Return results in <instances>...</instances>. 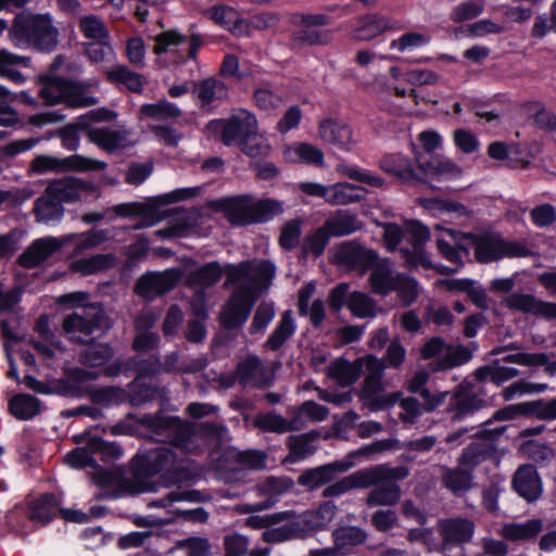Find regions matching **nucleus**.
<instances>
[{"mask_svg":"<svg viewBox=\"0 0 556 556\" xmlns=\"http://www.w3.org/2000/svg\"><path fill=\"white\" fill-rule=\"evenodd\" d=\"M275 273V265L268 261L243 262L226 267L227 283L237 285V289L220 315L225 327L233 328L245 323L255 298L268 288Z\"/></svg>","mask_w":556,"mask_h":556,"instance_id":"f257e3e1","label":"nucleus"},{"mask_svg":"<svg viewBox=\"0 0 556 556\" xmlns=\"http://www.w3.org/2000/svg\"><path fill=\"white\" fill-rule=\"evenodd\" d=\"M366 371L365 386L362 390L364 404L372 412L393 406L401 397L400 392L381 393L382 362L371 355L358 358L354 363L337 359L328 369V375L340 386H350L356 381L361 371Z\"/></svg>","mask_w":556,"mask_h":556,"instance_id":"f03ea898","label":"nucleus"},{"mask_svg":"<svg viewBox=\"0 0 556 556\" xmlns=\"http://www.w3.org/2000/svg\"><path fill=\"white\" fill-rule=\"evenodd\" d=\"M383 241L388 250H394L403 238L412 244V250L401 248L400 253L408 267H432L424 244L430 239V232L422 224L410 220L405 224L404 230L395 224L383 225Z\"/></svg>","mask_w":556,"mask_h":556,"instance_id":"7ed1b4c3","label":"nucleus"},{"mask_svg":"<svg viewBox=\"0 0 556 556\" xmlns=\"http://www.w3.org/2000/svg\"><path fill=\"white\" fill-rule=\"evenodd\" d=\"M218 207L236 225L266 222L283 211L282 204L276 200H256L250 195L223 199Z\"/></svg>","mask_w":556,"mask_h":556,"instance_id":"20e7f679","label":"nucleus"},{"mask_svg":"<svg viewBox=\"0 0 556 556\" xmlns=\"http://www.w3.org/2000/svg\"><path fill=\"white\" fill-rule=\"evenodd\" d=\"M337 507L332 503H325L318 509L307 510L298 516H289L285 525L266 530L263 538L267 542H281L291 538L301 536L307 531L325 528L334 518Z\"/></svg>","mask_w":556,"mask_h":556,"instance_id":"39448f33","label":"nucleus"},{"mask_svg":"<svg viewBox=\"0 0 556 556\" xmlns=\"http://www.w3.org/2000/svg\"><path fill=\"white\" fill-rule=\"evenodd\" d=\"M181 468L180 458L176 452L168 447H156L144 455L137 456L135 460V483L139 493L154 492L157 483L148 478L161 472H175Z\"/></svg>","mask_w":556,"mask_h":556,"instance_id":"423d86ee","label":"nucleus"},{"mask_svg":"<svg viewBox=\"0 0 556 556\" xmlns=\"http://www.w3.org/2000/svg\"><path fill=\"white\" fill-rule=\"evenodd\" d=\"M13 45L20 49L34 47L51 51L58 45V29L49 15H37L27 22H17L10 30Z\"/></svg>","mask_w":556,"mask_h":556,"instance_id":"0eeeda50","label":"nucleus"},{"mask_svg":"<svg viewBox=\"0 0 556 556\" xmlns=\"http://www.w3.org/2000/svg\"><path fill=\"white\" fill-rule=\"evenodd\" d=\"M396 443L397 441L393 440H382L371 443L350 454L345 459L305 471L300 476L299 483L311 489H317L333 480L338 473L345 472L351 469L355 465L353 462L355 456L369 455L391 450Z\"/></svg>","mask_w":556,"mask_h":556,"instance_id":"6e6552de","label":"nucleus"},{"mask_svg":"<svg viewBox=\"0 0 556 556\" xmlns=\"http://www.w3.org/2000/svg\"><path fill=\"white\" fill-rule=\"evenodd\" d=\"M40 97L47 105L65 104L68 108H87L97 103L94 97L88 96L85 88L56 77H41Z\"/></svg>","mask_w":556,"mask_h":556,"instance_id":"1a4fd4ad","label":"nucleus"},{"mask_svg":"<svg viewBox=\"0 0 556 556\" xmlns=\"http://www.w3.org/2000/svg\"><path fill=\"white\" fill-rule=\"evenodd\" d=\"M205 129L210 136L218 137L226 146H240L254 129H257V119L253 113L239 110L229 118L211 121Z\"/></svg>","mask_w":556,"mask_h":556,"instance_id":"9d476101","label":"nucleus"},{"mask_svg":"<svg viewBox=\"0 0 556 556\" xmlns=\"http://www.w3.org/2000/svg\"><path fill=\"white\" fill-rule=\"evenodd\" d=\"M468 241L469 250L475 249L476 257L482 263H489L502 257L526 256L528 249L516 241H506L500 236L477 238L473 235L464 237Z\"/></svg>","mask_w":556,"mask_h":556,"instance_id":"9b49d317","label":"nucleus"},{"mask_svg":"<svg viewBox=\"0 0 556 556\" xmlns=\"http://www.w3.org/2000/svg\"><path fill=\"white\" fill-rule=\"evenodd\" d=\"M98 375L86 371L83 369H76L71 374L70 379L88 391L91 401L96 404L109 406L121 404L127 401H130L132 404L138 405L141 402L146 401L150 394L149 389H146V394L142 396L130 395V392L118 388V387H106V388H97V389H87L84 384L87 381L96 380Z\"/></svg>","mask_w":556,"mask_h":556,"instance_id":"f8f14e48","label":"nucleus"},{"mask_svg":"<svg viewBox=\"0 0 556 556\" xmlns=\"http://www.w3.org/2000/svg\"><path fill=\"white\" fill-rule=\"evenodd\" d=\"M106 167L108 164L105 162L80 154H73L63 159L52 155H38L31 162V169L38 174L66 170H103Z\"/></svg>","mask_w":556,"mask_h":556,"instance_id":"ddd939ff","label":"nucleus"},{"mask_svg":"<svg viewBox=\"0 0 556 556\" xmlns=\"http://www.w3.org/2000/svg\"><path fill=\"white\" fill-rule=\"evenodd\" d=\"M159 441H168L175 448L192 451L193 439L197 434L188 424L177 417L154 418L148 420Z\"/></svg>","mask_w":556,"mask_h":556,"instance_id":"4468645a","label":"nucleus"},{"mask_svg":"<svg viewBox=\"0 0 556 556\" xmlns=\"http://www.w3.org/2000/svg\"><path fill=\"white\" fill-rule=\"evenodd\" d=\"M104 321V313L97 305H87L67 316L63 323V329L72 341L87 342L96 329L101 328Z\"/></svg>","mask_w":556,"mask_h":556,"instance_id":"2eb2a0df","label":"nucleus"},{"mask_svg":"<svg viewBox=\"0 0 556 556\" xmlns=\"http://www.w3.org/2000/svg\"><path fill=\"white\" fill-rule=\"evenodd\" d=\"M153 51L156 55L170 54L175 60L182 59L186 52L189 59H195L202 39L192 35L189 39L176 30H168L157 35Z\"/></svg>","mask_w":556,"mask_h":556,"instance_id":"dca6fc26","label":"nucleus"},{"mask_svg":"<svg viewBox=\"0 0 556 556\" xmlns=\"http://www.w3.org/2000/svg\"><path fill=\"white\" fill-rule=\"evenodd\" d=\"M421 355L426 359L434 358L437 369L462 365L471 357L470 352L466 348L446 345L438 338H433L425 344Z\"/></svg>","mask_w":556,"mask_h":556,"instance_id":"f3484780","label":"nucleus"},{"mask_svg":"<svg viewBox=\"0 0 556 556\" xmlns=\"http://www.w3.org/2000/svg\"><path fill=\"white\" fill-rule=\"evenodd\" d=\"M407 72H403L399 66H391L389 75H378L372 81L364 85L365 89L380 98L395 94L399 98H404L407 94L413 96L415 90H407L402 87L403 83H406Z\"/></svg>","mask_w":556,"mask_h":556,"instance_id":"a211bd4d","label":"nucleus"},{"mask_svg":"<svg viewBox=\"0 0 556 556\" xmlns=\"http://www.w3.org/2000/svg\"><path fill=\"white\" fill-rule=\"evenodd\" d=\"M468 235L444 228L439 224L434 227L438 250L447 261L456 265L463 263L462 252L466 255L469 252L468 241L464 239Z\"/></svg>","mask_w":556,"mask_h":556,"instance_id":"6ab92c4d","label":"nucleus"},{"mask_svg":"<svg viewBox=\"0 0 556 556\" xmlns=\"http://www.w3.org/2000/svg\"><path fill=\"white\" fill-rule=\"evenodd\" d=\"M74 235H65L60 238L46 237L38 239L18 257L21 265L31 268L48 260L63 245L70 243Z\"/></svg>","mask_w":556,"mask_h":556,"instance_id":"aec40b11","label":"nucleus"},{"mask_svg":"<svg viewBox=\"0 0 556 556\" xmlns=\"http://www.w3.org/2000/svg\"><path fill=\"white\" fill-rule=\"evenodd\" d=\"M96 191L91 182L73 177L54 180L48 186V195L60 202L83 200Z\"/></svg>","mask_w":556,"mask_h":556,"instance_id":"412c9836","label":"nucleus"},{"mask_svg":"<svg viewBox=\"0 0 556 556\" xmlns=\"http://www.w3.org/2000/svg\"><path fill=\"white\" fill-rule=\"evenodd\" d=\"M182 274L180 269H168L163 273H150L143 275L136 285V291L144 298L165 293L172 290L179 281Z\"/></svg>","mask_w":556,"mask_h":556,"instance_id":"4be33fe9","label":"nucleus"},{"mask_svg":"<svg viewBox=\"0 0 556 556\" xmlns=\"http://www.w3.org/2000/svg\"><path fill=\"white\" fill-rule=\"evenodd\" d=\"M115 116L109 110L92 111L86 115H81L73 124H68L54 132L55 136L61 138L62 147L68 151H75L79 147L80 138L78 129L89 126L90 122L110 121Z\"/></svg>","mask_w":556,"mask_h":556,"instance_id":"5701e85b","label":"nucleus"},{"mask_svg":"<svg viewBox=\"0 0 556 556\" xmlns=\"http://www.w3.org/2000/svg\"><path fill=\"white\" fill-rule=\"evenodd\" d=\"M318 136L325 142L336 146L343 151H350L356 144L351 127L336 119H325L319 124Z\"/></svg>","mask_w":556,"mask_h":556,"instance_id":"b1692460","label":"nucleus"},{"mask_svg":"<svg viewBox=\"0 0 556 556\" xmlns=\"http://www.w3.org/2000/svg\"><path fill=\"white\" fill-rule=\"evenodd\" d=\"M395 28L393 21L387 16L366 15L358 17L351 26V37L358 41H368Z\"/></svg>","mask_w":556,"mask_h":556,"instance_id":"393cba45","label":"nucleus"},{"mask_svg":"<svg viewBox=\"0 0 556 556\" xmlns=\"http://www.w3.org/2000/svg\"><path fill=\"white\" fill-rule=\"evenodd\" d=\"M88 139L108 153H114L131 146L129 134L125 129L92 128L88 131Z\"/></svg>","mask_w":556,"mask_h":556,"instance_id":"a878e982","label":"nucleus"},{"mask_svg":"<svg viewBox=\"0 0 556 556\" xmlns=\"http://www.w3.org/2000/svg\"><path fill=\"white\" fill-rule=\"evenodd\" d=\"M439 527L443 538L442 551L444 553L451 544H464L469 542L475 531L473 522L462 518L442 520Z\"/></svg>","mask_w":556,"mask_h":556,"instance_id":"bb28decb","label":"nucleus"},{"mask_svg":"<svg viewBox=\"0 0 556 556\" xmlns=\"http://www.w3.org/2000/svg\"><path fill=\"white\" fill-rule=\"evenodd\" d=\"M506 305L516 311L546 318H556V304L535 299L531 294L513 293L505 300Z\"/></svg>","mask_w":556,"mask_h":556,"instance_id":"cd10ccee","label":"nucleus"},{"mask_svg":"<svg viewBox=\"0 0 556 556\" xmlns=\"http://www.w3.org/2000/svg\"><path fill=\"white\" fill-rule=\"evenodd\" d=\"M206 16L232 35L243 37L247 35L245 20L233 8L215 5L205 12Z\"/></svg>","mask_w":556,"mask_h":556,"instance_id":"c85d7f7f","label":"nucleus"},{"mask_svg":"<svg viewBox=\"0 0 556 556\" xmlns=\"http://www.w3.org/2000/svg\"><path fill=\"white\" fill-rule=\"evenodd\" d=\"M339 263L350 268H358L365 270L371 267L377 261V255L374 251L365 249L355 243L342 244L337 253Z\"/></svg>","mask_w":556,"mask_h":556,"instance_id":"c756f323","label":"nucleus"},{"mask_svg":"<svg viewBox=\"0 0 556 556\" xmlns=\"http://www.w3.org/2000/svg\"><path fill=\"white\" fill-rule=\"evenodd\" d=\"M60 503L58 496L46 494L28 504L26 515L34 523L45 526L60 513Z\"/></svg>","mask_w":556,"mask_h":556,"instance_id":"7c9ffc66","label":"nucleus"},{"mask_svg":"<svg viewBox=\"0 0 556 556\" xmlns=\"http://www.w3.org/2000/svg\"><path fill=\"white\" fill-rule=\"evenodd\" d=\"M516 492L529 502L535 501L542 491L536 470L531 465L519 467L514 478Z\"/></svg>","mask_w":556,"mask_h":556,"instance_id":"2f4dec72","label":"nucleus"},{"mask_svg":"<svg viewBox=\"0 0 556 556\" xmlns=\"http://www.w3.org/2000/svg\"><path fill=\"white\" fill-rule=\"evenodd\" d=\"M293 23L301 27L295 40L302 43L315 45L323 42L321 35L313 30L314 26H325L329 23L326 14H299L293 16Z\"/></svg>","mask_w":556,"mask_h":556,"instance_id":"473e14b6","label":"nucleus"},{"mask_svg":"<svg viewBox=\"0 0 556 556\" xmlns=\"http://www.w3.org/2000/svg\"><path fill=\"white\" fill-rule=\"evenodd\" d=\"M369 282L374 292L386 295L397 287V277L388 260L374 263Z\"/></svg>","mask_w":556,"mask_h":556,"instance_id":"72a5a7b5","label":"nucleus"},{"mask_svg":"<svg viewBox=\"0 0 556 556\" xmlns=\"http://www.w3.org/2000/svg\"><path fill=\"white\" fill-rule=\"evenodd\" d=\"M283 157L290 163H303L318 167L325 165L323 151L306 142H296L286 147Z\"/></svg>","mask_w":556,"mask_h":556,"instance_id":"f704fd0d","label":"nucleus"},{"mask_svg":"<svg viewBox=\"0 0 556 556\" xmlns=\"http://www.w3.org/2000/svg\"><path fill=\"white\" fill-rule=\"evenodd\" d=\"M416 161L419 168L422 169L427 176L433 179H454L457 178L462 173L458 165L443 156H433L427 164H425L419 156L416 157Z\"/></svg>","mask_w":556,"mask_h":556,"instance_id":"c9c22d12","label":"nucleus"},{"mask_svg":"<svg viewBox=\"0 0 556 556\" xmlns=\"http://www.w3.org/2000/svg\"><path fill=\"white\" fill-rule=\"evenodd\" d=\"M29 66V58L11 53L4 49L0 50V77H5L17 85H22L26 78L18 68Z\"/></svg>","mask_w":556,"mask_h":556,"instance_id":"e433bc0d","label":"nucleus"},{"mask_svg":"<svg viewBox=\"0 0 556 556\" xmlns=\"http://www.w3.org/2000/svg\"><path fill=\"white\" fill-rule=\"evenodd\" d=\"M160 362L157 359L153 362L148 361H138L137 358H130L126 362L116 361L113 362L102 368V374L109 377H114L123 372H127L130 370H137L139 372V377L144 375H151L159 370Z\"/></svg>","mask_w":556,"mask_h":556,"instance_id":"4c0bfd02","label":"nucleus"},{"mask_svg":"<svg viewBox=\"0 0 556 556\" xmlns=\"http://www.w3.org/2000/svg\"><path fill=\"white\" fill-rule=\"evenodd\" d=\"M193 92L203 108L213 104L215 101L225 100L228 97L226 85L215 78H207L198 83L194 85Z\"/></svg>","mask_w":556,"mask_h":556,"instance_id":"58836bf2","label":"nucleus"},{"mask_svg":"<svg viewBox=\"0 0 556 556\" xmlns=\"http://www.w3.org/2000/svg\"><path fill=\"white\" fill-rule=\"evenodd\" d=\"M331 236H349L363 227L357 215L349 211H338L324 225Z\"/></svg>","mask_w":556,"mask_h":556,"instance_id":"ea45409f","label":"nucleus"},{"mask_svg":"<svg viewBox=\"0 0 556 556\" xmlns=\"http://www.w3.org/2000/svg\"><path fill=\"white\" fill-rule=\"evenodd\" d=\"M365 190L349 182H338L329 186L328 202L331 205H346L363 199Z\"/></svg>","mask_w":556,"mask_h":556,"instance_id":"a19ab883","label":"nucleus"},{"mask_svg":"<svg viewBox=\"0 0 556 556\" xmlns=\"http://www.w3.org/2000/svg\"><path fill=\"white\" fill-rule=\"evenodd\" d=\"M222 275L223 269L220 265L212 262L191 271L187 277V281L192 289L201 290L215 285L222 278Z\"/></svg>","mask_w":556,"mask_h":556,"instance_id":"79ce46f5","label":"nucleus"},{"mask_svg":"<svg viewBox=\"0 0 556 556\" xmlns=\"http://www.w3.org/2000/svg\"><path fill=\"white\" fill-rule=\"evenodd\" d=\"M428 378L429 375L426 370L417 371L408 382V390L414 393L420 392V395L425 400V409L427 412H431L445 402L447 392H440L438 394L431 395L427 389H422V387L428 381Z\"/></svg>","mask_w":556,"mask_h":556,"instance_id":"37998d69","label":"nucleus"},{"mask_svg":"<svg viewBox=\"0 0 556 556\" xmlns=\"http://www.w3.org/2000/svg\"><path fill=\"white\" fill-rule=\"evenodd\" d=\"M381 168L402 181H410L415 177L412 162L403 154H389L380 161Z\"/></svg>","mask_w":556,"mask_h":556,"instance_id":"c03bdc74","label":"nucleus"},{"mask_svg":"<svg viewBox=\"0 0 556 556\" xmlns=\"http://www.w3.org/2000/svg\"><path fill=\"white\" fill-rule=\"evenodd\" d=\"M431 41V36L427 31H406L400 37L390 41V50L399 53H409L420 49Z\"/></svg>","mask_w":556,"mask_h":556,"instance_id":"a18cd8bd","label":"nucleus"},{"mask_svg":"<svg viewBox=\"0 0 556 556\" xmlns=\"http://www.w3.org/2000/svg\"><path fill=\"white\" fill-rule=\"evenodd\" d=\"M109 81L126 87L134 92H140L143 88V78L141 75L131 72L125 65H115L105 71Z\"/></svg>","mask_w":556,"mask_h":556,"instance_id":"49530a36","label":"nucleus"},{"mask_svg":"<svg viewBox=\"0 0 556 556\" xmlns=\"http://www.w3.org/2000/svg\"><path fill=\"white\" fill-rule=\"evenodd\" d=\"M377 485L367 497L369 506H392L399 502L401 491L395 482L382 480Z\"/></svg>","mask_w":556,"mask_h":556,"instance_id":"de8ad7c7","label":"nucleus"},{"mask_svg":"<svg viewBox=\"0 0 556 556\" xmlns=\"http://www.w3.org/2000/svg\"><path fill=\"white\" fill-rule=\"evenodd\" d=\"M115 258L111 254H96L88 258H80L71 263V269L81 275H92L111 268Z\"/></svg>","mask_w":556,"mask_h":556,"instance_id":"09e8293b","label":"nucleus"},{"mask_svg":"<svg viewBox=\"0 0 556 556\" xmlns=\"http://www.w3.org/2000/svg\"><path fill=\"white\" fill-rule=\"evenodd\" d=\"M225 457L229 462H233L232 470L257 469L265 466V455L258 451L240 452L229 448L225 453Z\"/></svg>","mask_w":556,"mask_h":556,"instance_id":"8fccbe9b","label":"nucleus"},{"mask_svg":"<svg viewBox=\"0 0 556 556\" xmlns=\"http://www.w3.org/2000/svg\"><path fill=\"white\" fill-rule=\"evenodd\" d=\"M9 409L15 418L28 420L40 412V403L33 395L18 394L10 400Z\"/></svg>","mask_w":556,"mask_h":556,"instance_id":"3c124183","label":"nucleus"},{"mask_svg":"<svg viewBox=\"0 0 556 556\" xmlns=\"http://www.w3.org/2000/svg\"><path fill=\"white\" fill-rule=\"evenodd\" d=\"M238 378L243 384L261 386L265 383L264 368L258 357L249 356L237 369Z\"/></svg>","mask_w":556,"mask_h":556,"instance_id":"603ef678","label":"nucleus"},{"mask_svg":"<svg viewBox=\"0 0 556 556\" xmlns=\"http://www.w3.org/2000/svg\"><path fill=\"white\" fill-rule=\"evenodd\" d=\"M180 115V109L176 104L170 103L167 100H161L156 103L143 104L140 108V118L167 121L170 118H177Z\"/></svg>","mask_w":556,"mask_h":556,"instance_id":"864d4df0","label":"nucleus"},{"mask_svg":"<svg viewBox=\"0 0 556 556\" xmlns=\"http://www.w3.org/2000/svg\"><path fill=\"white\" fill-rule=\"evenodd\" d=\"M438 285L446 290L466 292L472 302L479 307H484L486 305V295L484 291L480 287L476 286L471 280L445 279L439 280Z\"/></svg>","mask_w":556,"mask_h":556,"instance_id":"5fc2aeb1","label":"nucleus"},{"mask_svg":"<svg viewBox=\"0 0 556 556\" xmlns=\"http://www.w3.org/2000/svg\"><path fill=\"white\" fill-rule=\"evenodd\" d=\"M442 471L444 486L455 495L463 494L470 489L472 477L468 470L463 468H442Z\"/></svg>","mask_w":556,"mask_h":556,"instance_id":"6e6d98bb","label":"nucleus"},{"mask_svg":"<svg viewBox=\"0 0 556 556\" xmlns=\"http://www.w3.org/2000/svg\"><path fill=\"white\" fill-rule=\"evenodd\" d=\"M295 329L296 326L292 316V312L286 311L282 314V317L273 331L271 336L268 338L266 342L267 348L274 351L278 350L290 337L293 336Z\"/></svg>","mask_w":556,"mask_h":556,"instance_id":"4d7b16f0","label":"nucleus"},{"mask_svg":"<svg viewBox=\"0 0 556 556\" xmlns=\"http://www.w3.org/2000/svg\"><path fill=\"white\" fill-rule=\"evenodd\" d=\"M542 530V522L539 519L528 520L522 523H507L501 533L504 538L519 541L535 536Z\"/></svg>","mask_w":556,"mask_h":556,"instance_id":"13d9d810","label":"nucleus"},{"mask_svg":"<svg viewBox=\"0 0 556 556\" xmlns=\"http://www.w3.org/2000/svg\"><path fill=\"white\" fill-rule=\"evenodd\" d=\"M348 307L357 318H374L378 313L377 303L363 292H353L349 295Z\"/></svg>","mask_w":556,"mask_h":556,"instance_id":"bf43d9fd","label":"nucleus"},{"mask_svg":"<svg viewBox=\"0 0 556 556\" xmlns=\"http://www.w3.org/2000/svg\"><path fill=\"white\" fill-rule=\"evenodd\" d=\"M366 533L356 527H341L333 532V541L341 555H345L348 548L363 543Z\"/></svg>","mask_w":556,"mask_h":556,"instance_id":"052dcab7","label":"nucleus"},{"mask_svg":"<svg viewBox=\"0 0 556 556\" xmlns=\"http://www.w3.org/2000/svg\"><path fill=\"white\" fill-rule=\"evenodd\" d=\"M35 212L37 218L47 224L59 220L63 216L61 202L49 197L48 189L46 190V195L36 201Z\"/></svg>","mask_w":556,"mask_h":556,"instance_id":"680f3d73","label":"nucleus"},{"mask_svg":"<svg viewBox=\"0 0 556 556\" xmlns=\"http://www.w3.org/2000/svg\"><path fill=\"white\" fill-rule=\"evenodd\" d=\"M254 425L264 431L278 433L298 429L296 419L293 418L292 420H287L277 414L258 415L254 420Z\"/></svg>","mask_w":556,"mask_h":556,"instance_id":"e2e57ef3","label":"nucleus"},{"mask_svg":"<svg viewBox=\"0 0 556 556\" xmlns=\"http://www.w3.org/2000/svg\"><path fill=\"white\" fill-rule=\"evenodd\" d=\"M384 467L377 466L357 470L349 475L352 489H366L376 485L383 480Z\"/></svg>","mask_w":556,"mask_h":556,"instance_id":"0e129e2a","label":"nucleus"},{"mask_svg":"<svg viewBox=\"0 0 556 556\" xmlns=\"http://www.w3.org/2000/svg\"><path fill=\"white\" fill-rule=\"evenodd\" d=\"M519 374L518 369L513 367H506L498 364L489 365L479 368L476 372L479 380H491L495 384H501L507 380L517 377Z\"/></svg>","mask_w":556,"mask_h":556,"instance_id":"69168bd1","label":"nucleus"},{"mask_svg":"<svg viewBox=\"0 0 556 556\" xmlns=\"http://www.w3.org/2000/svg\"><path fill=\"white\" fill-rule=\"evenodd\" d=\"M483 10V0H467L453 8L450 18L454 23H463L478 17Z\"/></svg>","mask_w":556,"mask_h":556,"instance_id":"338daca9","label":"nucleus"},{"mask_svg":"<svg viewBox=\"0 0 556 556\" xmlns=\"http://www.w3.org/2000/svg\"><path fill=\"white\" fill-rule=\"evenodd\" d=\"M241 151L251 159L264 157L270 151L268 140L257 129L240 144Z\"/></svg>","mask_w":556,"mask_h":556,"instance_id":"774afa93","label":"nucleus"}]
</instances>
